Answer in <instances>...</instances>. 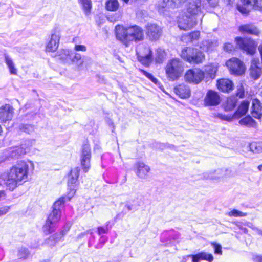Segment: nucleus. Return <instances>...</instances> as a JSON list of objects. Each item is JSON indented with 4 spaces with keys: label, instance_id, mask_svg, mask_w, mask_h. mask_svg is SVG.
I'll return each mask as SVG.
<instances>
[{
    "label": "nucleus",
    "instance_id": "f257e3e1",
    "mask_svg": "<svg viewBox=\"0 0 262 262\" xmlns=\"http://www.w3.org/2000/svg\"><path fill=\"white\" fill-rule=\"evenodd\" d=\"M34 164L31 161L21 160L17 162L2 178L7 188L13 190L19 185L27 181L29 170L34 169Z\"/></svg>",
    "mask_w": 262,
    "mask_h": 262
},
{
    "label": "nucleus",
    "instance_id": "f03ea898",
    "mask_svg": "<svg viewBox=\"0 0 262 262\" xmlns=\"http://www.w3.org/2000/svg\"><path fill=\"white\" fill-rule=\"evenodd\" d=\"M115 33L117 39L126 46H128L133 41H142L144 38L143 29L137 25L127 27L117 25L115 27Z\"/></svg>",
    "mask_w": 262,
    "mask_h": 262
},
{
    "label": "nucleus",
    "instance_id": "7ed1b4c3",
    "mask_svg": "<svg viewBox=\"0 0 262 262\" xmlns=\"http://www.w3.org/2000/svg\"><path fill=\"white\" fill-rule=\"evenodd\" d=\"M71 197V196H62L54 203L53 211L49 215L43 226V230L45 234H49L54 231L55 225L60 219V209L66 202L70 201Z\"/></svg>",
    "mask_w": 262,
    "mask_h": 262
},
{
    "label": "nucleus",
    "instance_id": "20e7f679",
    "mask_svg": "<svg viewBox=\"0 0 262 262\" xmlns=\"http://www.w3.org/2000/svg\"><path fill=\"white\" fill-rule=\"evenodd\" d=\"M183 71L182 62L179 59H172L169 60L166 67L165 72L170 80L178 79Z\"/></svg>",
    "mask_w": 262,
    "mask_h": 262
},
{
    "label": "nucleus",
    "instance_id": "39448f33",
    "mask_svg": "<svg viewBox=\"0 0 262 262\" xmlns=\"http://www.w3.org/2000/svg\"><path fill=\"white\" fill-rule=\"evenodd\" d=\"M181 57L189 62L200 63L203 62L205 56L204 53L198 49L192 47H185L181 52Z\"/></svg>",
    "mask_w": 262,
    "mask_h": 262
},
{
    "label": "nucleus",
    "instance_id": "423d86ee",
    "mask_svg": "<svg viewBox=\"0 0 262 262\" xmlns=\"http://www.w3.org/2000/svg\"><path fill=\"white\" fill-rule=\"evenodd\" d=\"M204 0H190L186 5V13L196 20L202 21L204 16Z\"/></svg>",
    "mask_w": 262,
    "mask_h": 262
},
{
    "label": "nucleus",
    "instance_id": "0eeeda50",
    "mask_svg": "<svg viewBox=\"0 0 262 262\" xmlns=\"http://www.w3.org/2000/svg\"><path fill=\"white\" fill-rule=\"evenodd\" d=\"M138 60L144 66L148 67L153 60L150 47L146 43L139 45L136 49Z\"/></svg>",
    "mask_w": 262,
    "mask_h": 262
},
{
    "label": "nucleus",
    "instance_id": "6e6552de",
    "mask_svg": "<svg viewBox=\"0 0 262 262\" xmlns=\"http://www.w3.org/2000/svg\"><path fill=\"white\" fill-rule=\"evenodd\" d=\"M235 41L238 47L247 54L253 55L255 53L257 44L254 40L237 37Z\"/></svg>",
    "mask_w": 262,
    "mask_h": 262
},
{
    "label": "nucleus",
    "instance_id": "1a4fd4ad",
    "mask_svg": "<svg viewBox=\"0 0 262 262\" xmlns=\"http://www.w3.org/2000/svg\"><path fill=\"white\" fill-rule=\"evenodd\" d=\"M198 21V20L187 13L180 14L177 20L179 28L184 30H188L193 28Z\"/></svg>",
    "mask_w": 262,
    "mask_h": 262
},
{
    "label": "nucleus",
    "instance_id": "9d476101",
    "mask_svg": "<svg viewBox=\"0 0 262 262\" xmlns=\"http://www.w3.org/2000/svg\"><path fill=\"white\" fill-rule=\"evenodd\" d=\"M226 64L232 74L241 75L245 71V67L242 61L236 58L228 60Z\"/></svg>",
    "mask_w": 262,
    "mask_h": 262
},
{
    "label": "nucleus",
    "instance_id": "9b49d317",
    "mask_svg": "<svg viewBox=\"0 0 262 262\" xmlns=\"http://www.w3.org/2000/svg\"><path fill=\"white\" fill-rule=\"evenodd\" d=\"M91 152L88 144L83 145L80 155V163L82 169L84 172H88L91 168Z\"/></svg>",
    "mask_w": 262,
    "mask_h": 262
},
{
    "label": "nucleus",
    "instance_id": "f8f14e48",
    "mask_svg": "<svg viewBox=\"0 0 262 262\" xmlns=\"http://www.w3.org/2000/svg\"><path fill=\"white\" fill-rule=\"evenodd\" d=\"M186 81L194 84L199 83L205 77V73L200 69L188 70L185 74Z\"/></svg>",
    "mask_w": 262,
    "mask_h": 262
},
{
    "label": "nucleus",
    "instance_id": "ddd939ff",
    "mask_svg": "<svg viewBox=\"0 0 262 262\" xmlns=\"http://www.w3.org/2000/svg\"><path fill=\"white\" fill-rule=\"evenodd\" d=\"M26 154V149L20 146L13 147L5 150L2 157L0 158V162H3L9 158H18Z\"/></svg>",
    "mask_w": 262,
    "mask_h": 262
},
{
    "label": "nucleus",
    "instance_id": "4468645a",
    "mask_svg": "<svg viewBox=\"0 0 262 262\" xmlns=\"http://www.w3.org/2000/svg\"><path fill=\"white\" fill-rule=\"evenodd\" d=\"M80 169L75 167L71 170L68 177V186L70 190V195L72 196L76 192V188L78 185V178L79 176Z\"/></svg>",
    "mask_w": 262,
    "mask_h": 262
},
{
    "label": "nucleus",
    "instance_id": "2eb2a0df",
    "mask_svg": "<svg viewBox=\"0 0 262 262\" xmlns=\"http://www.w3.org/2000/svg\"><path fill=\"white\" fill-rule=\"evenodd\" d=\"M146 33L149 39L156 40L162 33V28L156 24L148 23L146 25Z\"/></svg>",
    "mask_w": 262,
    "mask_h": 262
},
{
    "label": "nucleus",
    "instance_id": "dca6fc26",
    "mask_svg": "<svg viewBox=\"0 0 262 262\" xmlns=\"http://www.w3.org/2000/svg\"><path fill=\"white\" fill-rule=\"evenodd\" d=\"M242 5H237L238 10L243 14H247L253 8L259 7L261 0H241Z\"/></svg>",
    "mask_w": 262,
    "mask_h": 262
},
{
    "label": "nucleus",
    "instance_id": "f3484780",
    "mask_svg": "<svg viewBox=\"0 0 262 262\" xmlns=\"http://www.w3.org/2000/svg\"><path fill=\"white\" fill-rule=\"evenodd\" d=\"M206 106H216L220 102V97L218 93L213 90H209L204 100Z\"/></svg>",
    "mask_w": 262,
    "mask_h": 262
},
{
    "label": "nucleus",
    "instance_id": "a211bd4d",
    "mask_svg": "<svg viewBox=\"0 0 262 262\" xmlns=\"http://www.w3.org/2000/svg\"><path fill=\"white\" fill-rule=\"evenodd\" d=\"M60 39V34L58 32L55 31L51 34L50 39L46 47L47 51L54 52L58 49Z\"/></svg>",
    "mask_w": 262,
    "mask_h": 262
},
{
    "label": "nucleus",
    "instance_id": "6ab92c4d",
    "mask_svg": "<svg viewBox=\"0 0 262 262\" xmlns=\"http://www.w3.org/2000/svg\"><path fill=\"white\" fill-rule=\"evenodd\" d=\"M13 108L9 104L0 107V120L2 122L11 120L13 117Z\"/></svg>",
    "mask_w": 262,
    "mask_h": 262
},
{
    "label": "nucleus",
    "instance_id": "aec40b11",
    "mask_svg": "<svg viewBox=\"0 0 262 262\" xmlns=\"http://www.w3.org/2000/svg\"><path fill=\"white\" fill-rule=\"evenodd\" d=\"M259 61L258 58H254L252 59L250 68V74L255 80L259 78L262 73L261 69L259 66Z\"/></svg>",
    "mask_w": 262,
    "mask_h": 262
},
{
    "label": "nucleus",
    "instance_id": "412c9836",
    "mask_svg": "<svg viewBox=\"0 0 262 262\" xmlns=\"http://www.w3.org/2000/svg\"><path fill=\"white\" fill-rule=\"evenodd\" d=\"M174 91L177 95L183 99L189 98L191 95V91L189 86L184 84L176 86Z\"/></svg>",
    "mask_w": 262,
    "mask_h": 262
},
{
    "label": "nucleus",
    "instance_id": "4be33fe9",
    "mask_svg": "<svg viewBox=\"0 0 262 262\" xmlns=\"http://www.w3.org/2000/svg\"><path fill=\"white\" fill-rule=\"evenodd\" d=\"M137 168L136 174L140 178L145 179L150 170V167L143 162H138L136 164Z\"/></svg>",
    "mask_w": 262,
    "mask_h": 262
},
{
    "label": "nucleus",
    "instance_id": "5701e85b",
    "mask_svg": "<svg viewBox=\"0 0 262 262\" xmlns=\"http://www.w3.org/2000/svg\"><path fill=\"white\" fill-rule=\"evenodd\" d=\"M217 86L223 92H229L233 90V84L228 79H221L217 81Z\"/></svg>",
    "mask_w": 262,
    "mask_h": 262
},
{
    "label": "nucleus",
    "instance_id": "b1692460",
    "mask_svg": "<svg viewBox=\"0 0 262 262\" xmlns=\"http://www.w3.org/2000/svg\"><path fill=\"white\" fill-rule=\"evenodd\" d=\"M192 258V262H199L200 260H206L208 262H212L214 258L211 254L207 253L206 252H201L195 255L188 256Z\"/></svg>",
    "mask_w": 262,
    "mask_h": 262
},
{
    "label": "nucleus",
    "instance_id": "393cba45",
    "mask_svg": "<svg viewBox=\"0 0 262 262\" xmlns=\"http://www.w3.org/2000/svg\"><path fill=\"white\" fill-rule=\"evenodd\" d=\"M69 228H67L59 233H56L51 235L48 239L46 241V243L50 246H54L57 242L61 239V238L69 231Z\"/></svg>",
    "mask_w": 262,
    "mask_h": 262
},
{
    "label": "nucleus",
    "instance_id": "a878e982",
    "mask_svg": "<svg viewBox=\"0 0 262 262\" xmlns=\"http://www.w3.org/2000/svg\"><path fill=\"white\" fill-rule=\"evenodd\" d=\"M251 114L253 117L257 119H260L262 116V108L260 106V102L257 99H254L252 101Z\"/></svg>",
    "mask_w": 262,
    "mask_h": 262
},
{
    "label": "nucleus",
    "instance_id": "bb28decb",
    "mask_svg": "<svg viewBox=\"0 0 262 262\" xmlns=\"http://www.w3.org/2000/svg\"><path fill=\"white\" fill-rule=\"evenodd\" d=\"M71 53V51L67 49H63L59 52V54L57 55V58L62 62L70 64H71L72 61Z\"/></svg>",
    "mask_w": 262,
    "mask_h": 262
},
{
    "label": "nucleus",
    "instance_id": "cd10ccee",
    "mask_svg": "<svg viewBox=\"0 0 262 262\" xmlns=\"http://www.w3.org/2000/svg\"><path fill=\"white\" fill-rule=\"evenodd\" d=\"M239 30L243 33L258 35L259 33L258 29L252 25L246 24L239 26Z\"/></svg>",
    "mask_w": 262,
    "mask_h": 262
},
{
    "label": "nucleus",
    "instance_id": "c85d7f7f",
    "mask_svg": "<svg viewBox=\"0 0 262 262\" xmlns=\"http://www.w3.org/2000/svg\"><path fill=\"white\" fill-rule=\"evenodd\" d=\"M249 106V101H243L238 107V110L233 114V117L234 118H238L245 115L248 110Z\"/></svg>",
    "mask_w": 262,
    "mask_h": 262
},
{
    "label": "nucleus",
    "instance_id": "c756f323",
    "mask_svg": "<svg viewBox=\"0 0 262 262\" xmlns=\"http://www.w3.org/2000/svg\"><path fill=\"white\" fill-rule=\"evenodd\" d=\"M218 68V64L216 63H213L206 66L205 69V72L208 75L206 79H207L208 77L211 79H214Z\"/></svg>",
    "mask_w": 262,
    "mask_h": 262
},
{
    "label": "nucleus",
    "instance_id": "7c9ffc66",
    "mask_svg": "<svg viewBox=\"0 0 262 262\" xmlns=\"http://www.w3.org/2000/svg\"><path fill=\"white\" fill-rule=\"evenodd\" d=\"M223 177V169H217L204 173V178L212 180H216Z\"/></svg>",
    "mask_w": 262,
    "mask_h": 262
},
{
    "label": "nucleus",
    "instance_id": "2f4dec72",
    "mask_svg": "<svg viewBox=\"0 0 262 262\" xmlns=\"http://www.w3.org/2000/svg\"><path fill=\"white\" fill-rule=\"evenodd\" d=\"M217 46V42L216 41L213 42L209 40H205L201 43L200 45V48L204 51H209L210 50H212L214 48Z\"/></svg>",
    "mask_w": 262,
    "mask_h": 262
},
{
    "label": "nucleus",
    "instance_id": "473e14b6",
    "mask_svg": "<svg viewBox=\"0 0 262 262\" xmlns=\"http://www.w3.org/2000/svg\"><path fill=\"white\" fill-rule=\"evenodd\" d=\"M237 99L235 96H231L227 99L225 105V110L230 111L234 109L237 104Z\"/></svg>",
    "mask_w": 262,
    "mask_h": 262
},
{
    "label": "nucleus",
    "instance_id": "72a5a7b5",
    "mask_svg": "<svg viewBox=\"0 0 262 262\" xmlns=\"http://www.w3.org/2000/svg\"><path fill=\"white\" fill-rule=\"evenodd\" d=\"M119 6L117 0H107L105 2V7L108 11H115L118 9Z\"/></svg>",
    "mask_w": 262,
    "mask_h": 262
},
{
    "label": "nucleus",
    "instance_id": "f704fd0d",
    "mask_svg": "<svg viewBox=\"0 0 262 262\" xmlns=\"http://www.w3.org/2000/svg\"><path fill=\"white\" fill-rule=\"evenodd\" d=\"M239 123L242 125H245L248 127H255L256 126V122L249 116L241 119Z\"/></svg>",
    "mask_w": 262,
    "mask_h": 262
},
{
    "label": "nucleus",
    "instance_id": "c9c22d12",
    "mask_svg": "<svg viewBox=\"0 0 262 262\" xmlns=\"http://www.w3.org/2000/svg\"><path fill=\"white\" fill-rule=\"evenodd\" d=\"M5 59L10 73L11 74L16 75L17 74V69L15 68L14 62L12 59L8 55H5Z\"/></svg>",
    "mask_w": 262,
    "mask_h": 262
},
{
    "label": "nucleus",
    "instance_id": "e433bc0d",
    "mask_svg": "<svg viewBox=\"0 0 262 262\" xmlns=\"http://www.w3.org/2000/svg\"><path fill=\"white\" fill-rule=\"evenodd\" d=\"M155 56L156 62L157 63H161L166 57V53L163 49L158 48L156 50Z\"/></svg>",
    "mask_w": 262,
    "mask_h": 262
},
{
    "label": "nucleus",
    "instance_id": "4c0bfd02",
    "mask_svg": "<svg viewBox=\"0 0 262 262\" xmlns=\"http://www.w3.org/2000/svg\"><path fill=\"white\" fill-rule=\"evenodd\" d=\"M200 37V32L198 31H193L192 33L189 34L187 36H183L182 37V40H186V38L188 39V42H193L194 40H198Z\"/></svg>",
    "mask_w": 262,
    "mask_h": 262
},
{
    "label": "nucleus",
    "instance_id": "58836bf2",
    "mask_svg": "<svg viewBox=\"0 0 262 262\" xmlns=\"http://www.w3.org/2000/svg\"><path fill=\"white\" fill-rule=\"evenodd\" d=\"M82 4L85 14L88 15L90 13L92 4L91 0H79Z\"/></svg>",
    "mask_w": 262,
    "mask_h": 262
},
{
    "label": "nucleus",
    "instance_id": "ea45409f",
    "mask_svg": "<svg viewBox=\"0 0 262 262\" xmlns=\"http://www.w3.org/2000/svg\"><path fill=\"white\" fill-rule=\"evenodd\" d=\"M71 56V63L78 64L79 63L80 65L82 64L83 62L81 61V55L80 54L72 51Z\"/></svg>",
    "mask_w": 262,
    "mask_h": 262
},
{
    "label": "nucleus",
    "instance_id": "a19ab883",
    "mask_svg": "<svg viewBox=\"0 0 262 262\" xmlns=\"http://www.w3.org/2000/svg\"><path fill=\"white\" fill-rule=\"evenodd\" d=\"M250 148L253 152H262V142L253 143L250 144Z\"/></svg>",
    "mask_w": 262,
    "mask_h": 262
},
{
    "label": "nucleus",
    "instance_id": "79ce46f5",
    "mask_svg": "<svg viewBox=\"0 0 262 262\" xmlns=\"http://www.w3.org/2000/svg\"><path fill=\"white\" fill-rule=\"evenodd\" d=\"M229 216L243 217L247 215V213L243 212L236 209H233L227 213Z\"/></svg>",
    "mask_w": 262,
    "mask_h": 262
},
{
    "label": "nucleus",
    "instance_id": "37998d69",
    "mask_svg": "<svg viewBox=\"0 0 262 262\" xmlns=\"http://www.w3.org/2000/svg\"><path fill=\"white\" fill-rule=\"evenodd\" d=\"M34 140L32 139H26L24 140L21 144V147H25L26 149V152L29 150L30 148L34 144Z\"/></svg>",
    "mask_w": 262,
    "mask_h": 262
},
{
    "label": "nucleus",
    "instance_id": "c03bdc74",
    "mask_svg": "<svg viewBox=\"0 0 262 262\" xmlns=\"http://www.w3.org/2000/svg\"><path fill=\"white\" fill-rule=\"evenodd\" d=\"M29 252L25 248H21L18 251V257L19 258H26L29 255Z\"/></svg>",
    "mask_w": 262,
    "mask_h": 262
},
{
    "label": "nucleus",
    "instance_id": "a18cd8bd",
    "mask_svg": "<svg viewBox=\"0 0 262 262\" xmlns=\"http://www.w3.org/2000/svg\"><path fill=\"white\" fill-rule=\"evenodd\" d=\"M20 129L24 132L30 134L33 132L34 130V126L31 125H23L21 126Z\"/></svg>",
    "mask_w": 262,
    "mask_h": 262
},
{
    "label": "nucleus",
    "instance_id": "49530a36",
    "mask_svg": "<svg viewBox=\"0 0 262 262\" xmlns=\"http://www.w3.org/2000/svg\"><path fill=\"white\" fill-rule=\"evenodd\" d=\"M211 245L214 249V253L219 255L222 254V246L221 245L215 243H212Z\"/></svg>",
    "mask_w": 262,
    "mask_h": 262
},
{
    "label": "nucleus",
    "instance_id": "de8ad7c7",
    "mask_svg": "<svg viewBox=\"0 0 262 262\" xmlns=\"http://www.w3.org/2000/svg\"><path fill=\"white\" fill-rule=\"evenodd\" d=\"M215 117L219 118L221 120H227L228 121H231L233 118V116L232 117L226 116L222 114H217L214 115Z\"/></svg>",
    "mask_w": 262,
    "mask_h": 262
},
{
    "label": "nucleus",
    "instance_id": "09e8293b",
    "mask_svg": "<svg viewBox=\"0 0 262 262\" xmlns=\"http://www.w3.org/2000/svg\"><path fill=\"white\" fill-rule=\"evenodd\" d=\"M234 49V46L232 43H226L224 46V50L227 52H231Z\"/></svg>",
    "mask_w": 262,
    "mask_h": 262
},
{
    "label": "nucleus",
    "instance_id": "8fccbe9b",
    "mask_svg": "<svg viewBox=\"0 0 262 262\" xmlns=\"http://www.w3.org/2000/svg\"><path fill=\"white\" fill-rule=\"evenodd\" d=\"M74 49L77 51L85 52L86 51V47L84 45H76Z\"/></svg>",
    "mask_w": 262,
    "mask_h": 262
},
{
    "label": "nucleus",
    "instance_id": "3c124183",
    "mask_svg": "<svg viewBox=\"0 0 262 262\" xmlns=\"http://www.w3.org/2000/svg\"><path fill=\"white\" fill-rule=\"evenodd\" d=\"M107 226H108V224H107L106 226L105 227H99L98 228V234L99 235H100L101 234L106 233L107 231L108 230Z\"/></svg>",
    "mask_w": 262,
    "mask_h": 262
},
{
    "label": "nucleus",
    "instance_id": "603ef678",
    "mask_svg": "<svg viewBox=\"0 0 262 262\" xmlns=\"http://www.w3.org/2000/svg\"><path fill=\"white\" fill-rule=\"evenodd\" d=\"M10 207L8 206H4L0 208V216L6 214L9 210Z\"/></svg>",
    "mask_w": 262,
    "mask_h": 262
},
{
    "label": "nucleus",
    "instance_id": "864d4df0",
    "mask_svg": "<svg viewBox=\"0 0 262 262\" xmlns=\"http://www.w3.org/2000/svg\"><path fill=\"white\" fill-rule=\"evenodd\" d=\"M232 176V171L230 169H223V177H231Z\"/></svg>",
    "mask_w": 262,
    "mask_h": 262
},
{
    "label": "nucleus",
    "instance_id": "5fc2aeb1",
    "mask_svg": "<svg viewBox=\"0 0 262 262\" xmlns=\"http://www.w3.org/2000/svg\"><path fill=\"white\" fill-rule=\"evenodd\" d=\"M253 259L255 262H262V255H255Z\"/></svg>",
    "mask_w": 262,
    "mask_h": 262
},
{
    "label": "nucleus",
    "instance_id": "6e6d98bb",
    "mask_svg": "<svg viewBox=\"0 0 262 262\" xmlns=\"http://www.w3.org/2000/svg\"><path fill=\"white\" fill-rule=\"evenodd\" d=\"M141 72L150 80H151V78L153 77V76L151 74L147 72L146 71L143 70H141Z\"/></svg>",
    "mask_w": 262,
    "mask_h": 262
},
{
    "label": "nucleus",
    "instance_id": "4d7b16f0",
    "mask_svg": "<svg viewBox=\"0 0 262 262\" xmlns=\"http://www.w3.org/2000/svg\"><path fill=\"white\" fill-rule=\"evenodd\" d=\"M207 1H208L209 4L210 5V6L212 7H215L218 4V2H217V0H207Z\"/></svg>",
    "mask_w": 262,
    "mask_h": 262
},
{
    "label": "nucleus",
    "instance_id": "13d9d810",
    "mask_svg": "<svg viewBox=\"0 0 262 262\" xmlns=\"http://www.w3.org/2000/svg\"><path fill=\"white\" fill-rule=\"evenodd\" d=\"M2 186L0 184V198H3L5 195L4 191L2 189H1Z\"/></svg>",
    "mask_w": 262,
    "mask_h": 262
},
{
    "label": "nucleus",
    "instance_id": "bf43d9fd",
    "mask_svg": "<svg viewBox=\"0 0 262 262\" xmlns=\"http://www.w3.org/2000/svg\"><path fill=\"white\" fill-rule=\"evenodd\" d=\"M125 207L127 208V209L129 211H130L133 209V206L132 205L126 204Z\"/></svg>",
    "mask_w": 262,
    "mask_h": 262
},
{
    "label": "nucleus",
    "instance_id": "052dcab7",
    "mask_svg": "<svg viewBox=\"0 0 262 262\" xmlns=\"http://www.w3.org/2000/svg\"><path fill=\"white\" fill-rule=\"evenodd\" d=\"M253 229L255 230L258 234L262 235V230L258 229L256 228H253Z\"/></svg>",
    "mask_w": 262,
    "mask_h": 262
},
{
    "label": "nucleus",
    "instance_id": "680f3d73",
    "mask_svg": "<svg viewBox=\"0 0 262 262\" xmlns=\"http://www.w3.org/2000/svg\"><path fill=\"white\" fill-rule=\"evenodd\" d=\"M150 80L155 84H157L158 82V80L156 78H155L154 76Z\"/></svg>",
    "mask_w": 262,
    "mask_h": 262
},
{
    "label": "nucleus",
    "instance_id": "e2e57ef3",
    "mask_svg": "<svg viewBox=\"0 0 262 262\" xmlns=\"http://www.w3.org/2000/svg\"><path fill=\"white\" fill-rule=\"evenodd\" d=\"M150 80L155 84H157L158 82V80L156 78H155L154 76Z\"/></svg>",
    "mask_w": 262,
    "mask_h": 262
},
{
    "label": "nucleus",
    "instance_id": "0e129e2a",
    "mask_svg": "<svg viewBox=\"0 0 262 262\" xmlns=\"http://www.w3.org/2000/svg\"><path fill=\"white\" fill-rule=\"evenodd\" d=\"M237 96H239L240 98H242L244 95V92H239L237 94Z\"/></svg>",
    "mask_w": 262,
    "mask_h": 262
},
{
    "label": "nucleus",
    "instance_id": "69168bd1",
    "mask_svg": "<svg viewBox=\"0 0 262 262\" xmlns=\"http://www.w3.org/2000/svg\"><path fill=\"white\" fill-rule=\"evenodd\" d=\"M241 230L244 232L246 233L247 232V229L245 228H241Z\"/></svg>",
    "mask_w": 262,
    "mask_h": 262
},
{
    "label": "nucleus",
    "instance_id": "338daca9",
    "mask_svg": "<svg viewBox=\"0 0 262 262\" xmlns=\"http://www.w3.org/2000/svg\"><path fill=\"white\" fill-rule=\"evenodd\" d=\"M258 169L259 171H262V164L258 166Z\"/></svg>",
    "mask_w": 262,
    "mask_h": 262
},
{
    "label": "nucleus",
    "instance_id": "774afa93",
    "mask_svg": "<svg viewBox=\"0 0 262 262\" xmlns=\"http://www.w3.org/2000/svg\"><path fill=\"white\" fill-rule=\"evenodd\" d=\"M137 1L140 3H144L146 1H147L148 0H137Z\"/></svg>",
    "mask_w": 262,
    "mask_h": 262
}]
</instances>
